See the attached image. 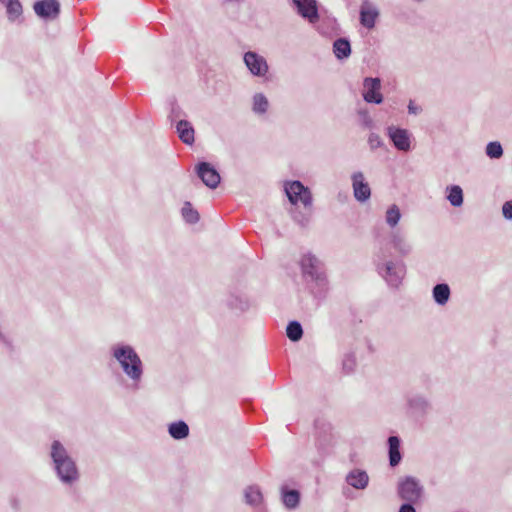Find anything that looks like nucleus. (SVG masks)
<instances>
[{
	"label": "nucleus",
	"mask_w": 512,
	"mask_h": 512,
	"mask_svg": "<svg viewBox=\"0 0 512 512\" xmlns=\"http://www.w3.org/2000/svg\"><path fill=\"white\" fill-rule=\"evenodd\" d=\"M50 455L54 463L55 471L64 484H72L78 479L79 473L77 466L59 441L56 440L52 443Z\"/></svg>",
	"instance_id": "f257e3e1"
},
{
	"label": "nucleus",
	"mask_w": 512,
	"mask_h": 512,
	"mask_svg": "<svg viewBox=\"0 0 512 512\" xmlns=\"http://www.w3.org/2000/svg\"><path fill=\"white\" fill-rule=\"evenodd\" d=\"M113 356L121 365L124 373L134 382H139L143 374V365L135 350L128 345L113 349Z\"/></svg>",
	"instance_id": "f03ea898"
},
{
	"label": "nucleus",
	"mask_w": 512,
	"mask_h": 512,
	"mask_svg": "<svg viewBox=\"0 0 512 512\" xmlns=\"http://www.w3.org/2000/svg\"><path fill=\"white\" fill-rule=\"evenodd\" d=\"M289 213L301 225H305L313 211L312 194H286Z\"/></svg>",
	"instance_id": "7ed1b4c3"
},
{
	"label": "nucleus",
	"mask_w": 512,
	"mask_h": 512,
	"mask_svg": "<svg viewBox=\"0 0 512 512\" xmlns=\"http://www.w3.org/2000/svg\"><path fill=\"white\" fill-rule=\"evenodd\" d=\"M397 490L399 497L410 503H417L423 494V486L412 476L401 478Z\"/></svg>",
	"instance_id": "20e7f679"
},
{
	"label": "nucleus",
	"mask_w": 512,
	"mask_h": 512,
	"mask_svg": "<svg viewBox=\"0 0 512 512\" xmlns=\"http://www.w3.org/2000/svg\"><path fill=\"white\" fill-rule=\"evenodd\" d=\"M377 270L379 274L385 278L387 283L395 288L401 284L406 273L405 266L402 262L388 261L382 265L378 264Z\"/></svg>",
	"instance_id": "39448f33"
},
{
	"label": "nucleus",
	"mask_w": 512,
	"mask_h": 512,
	"mask_svg": "<svg viewBox=\"0 0 512 512\" xmlns=\"http://www.w3.org/2000/svg\"><path fill=\"white\" fill-rule=\"evenodd\" d=\"M36 15L44 20L53 21L60 14V3L58 0H40L33 6Z\"/></svg>",
	"instance_id": "423d86ee"
},
{
	"label": "nucleus",
	"mask_w": 512,
	"mask_h": 512,
	"mask_svg": "<svg viewBox=\"0 0 512 512\" xmlns=\"http://www.w3.org/2000/svg\"><path fill=\"white\" fill-rule=\"evenodd\" d=\"M380 15L377 6L370 0H362L360 5V23L367 29H373Z\"/></svg>",
	"instance_id": "0eeeda50"
},
{
	"label": "nucleus",
	"mask_w": 512,
	"mask_h": 512,
	"mask_svg": "<svg viewBox=\"0 0 512 512\" xmlns=\"http://www.w3.org/2000/svg\"><path fill=\"white\" fill-rule=\"evenodd\" d=\"M363 86V98L366 102L380 104L383 101L382 94L380 93L381 81L379 78H365Z\"/></svg>",
	"instance_id": "6e6552de"
},
{
	"label": "nucleus",
	"mask_w": 512,
	"mask_h": 512,
	"mask_svg": "<svg viewBox=\"0 0 512 512\" xmlns=\"http://www.w3.org/2000/svg\"><path fill=\"white\" fill-rule=\"evenodd\" d=\"M244 62L250 72L255 76H264L268 71L266 60L255 52L245 53Z\"/></svg>",
	"instance_id": "1a4fd4ad"
},
{
	"label": "nucleus",
	"mask_w": 512,
	"mask_h": 512,
	"mask_svg": "<svg viewBox=\"0 0 512 512\" xmlns=\"http://www.w3.org/2000/svg\"><path fill=\"white\" fill-rule=\"evenodd\" d=\"M197 174L210 189H215L220 182V175L209 163H200L197 167Z\"/></svg>",
	"instance_id": "9d476101"
},
{
	"label": "nucleus",
	"mask_w": 512,
	"mask_h": 512,
	"mask_svg": "<svg viewBox=\"0 0 512 512\" xmlns=\"http://www.w3.org/2000/svg\"><path fill=\"white\" fill-rule=\"evenodd\" d=\"M388 135L394 146L400 151L410 150V136L406 129L390 126L387 128Z\"/></svg>",
	"instance_id": "9b49d317"
},
{
	"label": "nucleus",
	"mask_w": 512,
	"mask_h": 512,
	"mask_svg": "<svg viewBox=\"0 0 512 512\" xmlns=\"http://www.w3.org/2000/svg\"><path fill=\"white\" fill-rule=\"evenodd\" d=\"M293 4L297 8L298 13L307 18L311 23L318 20V10L315 0H292Z\"/></svg>",
	"instance_id": "f8f14e48"
},
{
	"label": "nucleus",
	"mask_w": 512,
	"mask_h": 512,
	"mask_svg": "<svg viewBox=\"0 0 512 512\" xmlns=\"http://www.w3.org/2000/svg\"><path fill=\"white\" fill-rule=\"evenodd\" d=\"M346 482L355 489H365L369 483V476L364 470L353 469L346 475Z\"/></svg>",
	"instance_id": "ddd939ff"
},
{
	"label": "nucleus",
	"mask_w": 512,
	"mask_h": 512,
	"mask_svg": "<svg viewBox=\"0 0 512 512\" xmlns=\"http://www.w3.org/2000/svg\"><path fill=\"white\" fill-rule=\"evenodd\" d=\"M321 262L320 260L314 256L313 254H306L303 256L301 260V267L304 274L310 275L312 278L319 277Z\"/></svg>",
	"instance_id": "4468645a"
},
{
	"label": "nucleus",
	"mask_w": 512,
	"mask_h": 512,
	"mask_svg": "<svg viewBox=\"0 0 512 512\" xmlns=\"http://www.w3.org/2000/svg\"><path fill=\"white\" fill-rule=\"evenodd\" d=\"M176 130L181 141L187 145L194 143V129L186 120H180L176 125Z\"/></svg>",
	"instance_id": "2eb2a0df"
},
{
	"label": "nucleus",
	"mask_w": 512,
	"mask_h": 512,
	"mask_svg": "<svg viewBox=\"0 0 512 512\" xmlns=\"http://www.w3.org/2000/svg\"><path fill=\"white\" fill-rule=\"evenodd\" d=\"M388 444H389V463H390V466L395 467L401 461L400 440L397 436H390L388 438Z\"/></svg>",
	"instance_id": "dca6fc26"
},
{
	"label": "nucleus",
	"mask_w": 512,
	"mask_h": 512,
	"mask_svg": "<svg viewBox=\"0 0 512 512\" xmlns=\"http://www.w3.org/2000/svg\"><path fill=\"white\" fill-rule=\"evenodd\" d=\"M333 52L337 59L348 58L351 54L350 42L345 38H339L333 43Z\"/></svg>",
	"instance_id": "f3484780"
},
{
	"label": "nucleus",
	"mask_w": 512,
	"mask_h": 512,
	"mask_svg": "<svg viewBox=\"0 0 512 512\" xmlns=\"http://www.w3.org/2000/svg\"><path fill=\"white\" fill-rule=\"evenodd\" d=\"M168 431L172 438L181 440L188 436L189 427L184 421H177L169 425Z\"/></svg>",
	"instance_id": "a211bd4d"
},
{
	"label": "nucleus",
	"mask_w": 512,
	"mask_h": 512,
	"mask_svg": "<svg viewBox=\"0 0 512 512\" xmlns=\"http://www.w3.org/2000/svg\"><path fill=\"white\" fill-rule=\"evenodd\" d=\"M282 500L286 508L294 509L299 505L300 493L297 490L281 489Z\"/></svg>",
	"instance_id": "6ab92c4d"
},
{
	"label": "nucleus",
	"mask_w": 512,
	"mask_h": 512,
	"mask_svg": "<svg viewBox=\"0 0 512 512\" xmlns=\"http://www.w3.org/2000/svg\"><path fill=\"white\" fill-rule=\"evenodd\" d=\"M450 297V288L447 284H437L433 288V298L438 305H445Z\"/></svg>",
	"instance_id": "aec40b11"
},
{
	"label": "nucleus",
	"mask_w": 512,
	"mask_h": 512,
	"mask_svg": "<svg viewBox=\"0 0 512 512\" xmlns=\"http://www.w3.org/2000/svg\"><path fill=\"white\" fill-rule=\"evenodd\" d=\"M245 501L249 505H259L262 502V493L257 486H249L244 492Z\"/></svg>",
	"instance_id": "412c9836"
},
{
	"label": "nucleus",
	"mask_w": 512,
	"mask_h": 512,
	"mask_svg": "<svg viewBox=\"0 0 512 512\" xmlns=\"http://www.w3.org/2000/svg\"><path fill=\"white\" fill-rule=\"evenodd\" d=\"M6 13L10 21L14 22L18 20L22 16V5L19 0H8Z\"/></svg>",
	"instance_id": "4be33fe9"
},
{
	"label": "nucleus",
	"mask_w": 512,
	"mask_h": 512,
	"mask_svg": "<svg viewBox=\"0 0 512 512\" xmlns=\"http://www.w3.org/2000/svg\"><path fill=\"white\" fill-rule=\"evenodd\" d=\"M181 214L183 219L190 224H195L199 220V213L196 209L193 208L190 202H185L182 209Z\"/></svg>",
	"instance_id": "5701e85b"
},
{
	"label": "nucleus",
	"mask_w": 512,
	"mask_h": 512,
	"mask_svg": "<svg viewBox=\"0 0 512 512\" xmlns=\"http://www.w3.org/2000/svg\"><path fill=\"white\" fill-rule=\"evenodd\" d=\"M286 334L291 341H299L303 335V329L301 324L298 321L289 322L286 328Z\"/></svg>",
	"instance_id": "b1692460"
},
{
	"label": "nucleus",
	"mask_w": 512,
	"mask_h": 512,
	"mask_svg": "<svg viewBox=\"0 0 512 512\" xmlns=\"http://www.w3.org/2000/svg\"><path fill=\"white\" fill-rule=\"evenodd\" d=\"M391 242L395 249H397L402 254H406L410 251V246L404 239L403 235L396 231L392 234Z\"/></svg>",
	"instance_id": "393cba45"
},
{
	"label": "nucleus",
	"mask_w": 512,
	"mask_h": 512,
	"mask_svg": "<svg viewBox=\"0 0 512 512\" xmlns=\"http://www.w3.org/2000/svg\"><path fill=\"white\" fill-rule=\"evenodd\" d=\"M269 106L268 99L262 94L257 93L253 97V111L258 114H264Z\"/></svg>",
	"instance_id": "a878e982"
},
{
	"label": "nucleus",
	"mask_w": 512,
	"mask_h": 512,
	"mask_svg": "<svg viewBox=\"0 0 512 512\" xmlns=\"http://www.w3.org/2000/svg\"><path fill=\"white\" fill-rule=\"evenodd\" d=\"M352 181L353 192H370L368 183L365 182L364 176L361 172L353 174Z\"/></svg>",
	"instance_id": "bb28decb"
},
{
	"label": "nucleus",
	"mask_w": 512,
	"mask_h": 512,
	"mask_svg": "<svg viewBox=\"0 0 512 512\" xmlns=\"http://www.w3.org/2000/svg\"><path fill=\"white\" fill-rule=\"evenodd\" d=\"M486 154L492 159L500 158L503 155V149L500 142H489L486 146Z\"/></svg>",
	"instance_id": "cd10ccee"
},
{
	"label": "nucleus",
	"mask_w": 512,
	"mask_h": 512,
	"mask_svg": "<svg viewBox=\"0 0 512 512\" xmlns=\"http://www.w3.org/2000/svg\"><path fill=\"white\" fill-rule=\"evenodd\" d=\"M401 217L400 210L396 205L391 206L386 212L387 223L394 227L397 225Z\"/></svg>",
	"instance_id": "c85d7f7f"
},
{
	"label": "nucleus",
	"mask_w": 512,
	"mask_h": 512,
	"mask_svg": "<svg viewBox=\"0 0 512 512\" xmlns=\"http://www.w3.org/2000/svg\"><path fill=\"white\" fill-rule=\"evenodd\" d=\"M228 304L232 309H238L241 311H244L249 307L248 300L240 296H231Z\"/></svg>",
	"instance_id": "c756f323"
},
{
	"label": "nucleus",
	"mask_w": 512,
	"mask_h": 512,
	"mask_svg": "<svg viewBox=\"0 0 512 512\" xmlns=\"http://www.w3.org/2000/svg\"><path fill=\"white\" fill-rule=\"evenodd\" d=\"M284 192H309L300 181H287L283 186Z\"/></svg>",
	"instance_id": "7c9ffc66"
},
{
	"label": "nucleus",
	"mask_w": 512,
	"mask_h": 512,
	"mask_svg": "<svg viewBox=\"0 0 512 512\" xmlns=\"http://www.w3.org/2000/svg\"><path fill=\"white\" fill-rule=\"evenodd\" d=\"M356 366V359L353 355L349 354V355H346L344 360H343V369L347 372V373H350L354 370Z\"/></svg>",
	"instance_id": "2f4dec72"
},
{
	"label": "nucleus",
	"mask_w": 512,
	"mask_h": 512,
	"mask_svg": "<svg viewBox=\"0 0 512 512\" xmlns=\"http://www.w3.org/2000/svg\"><path fill=\"white\" fill-rule=\"evenodd\" d=\"M410 406L420 410H425L428 407V402L423 397H415L410 400Z\"/></svg>",
	"instance_id": "473e14b6"
},
{
	"label": "nucleus",
	"mask_w": 512,
	"mask_h": 512,
	"mask_svg": "<svg viewBox=\"0 0 512 512\" xmlns=\"http://www.w3.org/2000/svg\"><path fill=\"white\" fill-rule=\"evenodd\" d=\"M368 143H369L371 149H376L381 146L382 141L378 134L371 133L368 138Z\"/></svg>",
	"instance_id": "72a5a7b5"
},
{
	"label": "nucleus",
	"mask_w": 512,
	"mask_h": 512,
	"mask_svg": "<svg viewBox=\"0 0 512 512\" xmlns=\"http://www.w3.org/2000/svg\"><path fill=\"white\" fill-rule=\"evenodd\" d=\"M447 199L452 206L458 207L463 203V194H448Z\"/></svg>",
	"instance_id": "f704fd0d"
},
{
	"label": "nucleus",
	"mask_w": 512,
	"mask_h": 512,
	"mask_svg": "<svg viewBox=\"0 0 512 512\" xmlns=\"http://www.w3.org/2000/svg\"><path fill=\"white\" fill-rule=\"evenodd\" d=\"M502 213L505 219L512 220V200L504 203Z\"/></svg>",
	"instance_id": "c9c22d12"
},
{
	"label": "nucleus",
	"mask_w": 512,
	"mask_h": 512,
	"mask_svg": "<svg viewBox=\"0 0 512 512\" xmlns=\"http://www.w3.org/2000/svg\"><path fill=\"white\" fill-rule=\"evenodd\" d=\"M412 504L413 503L407 502L401 505L399 512H416Z\"/></svg>",
	"instance_id": "e433bc0d"
},
{
	"label": "nucleus",
	"mask_w": 512,
	"mask_h": 512,
	"mask_svg": "<svg viewBox=\"0 0 512 512\" xmlns=\"http://www.w3.org/2000/svg\"><path fill=\"white\" fill-rule=\"evenodd\" d=\"M370 195L371 194H354V197L360 203H364V202H366L369 199Z\"/></svg>",
	"instance_id": "4c0bfd02"
},
{
	"label": "nucleus",
	"mask_w": 512,
	"mask_h": 512,
	"mask_svg": "<svg viewBox=\"0 0 512 512\" xmlns=\"http://www.w3.org/2000/svg\"><path fill=\"white\" fill-rule=\"evenodd\" d=\"M419 108L417 106L414 105V103L412 101H410L409 105H408V111L409 113L411 114H417L419 112Z\"/></svg>",
	"instance_id": "58836bf2"
},
{
	"label": "nucleus",
	"mask_w": 512,
	"mask_h": 512,
	"mask_svg": "<svg viewBox=\"0 0 512 512\" xmlns=\"http://www.w3.org/2000/svg\"><path fill=\"white\" fill-rule=\"evenodd\" d=\"M446 192H462V189L458 185L447 187Z\"/></svg>",
	"instance_id": "ea45409f"
},
{
	"label": "nucleus",
	"mask_w": 512,
	"mask_h": 512,
	"mask_svg": "<svg viewBox=\"0 0 512 512\" xmlns=\"http://www.w3.org/2000/svg\"><path fill=\"white\" fill-rule=\"evenodd\" d=\"M13 507H14V508H18V502H17L16 500H15V501H13Z\"/></svg>",
	"instance_id": "a19ab883"
}]
</instances>
